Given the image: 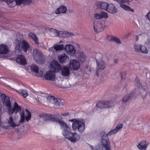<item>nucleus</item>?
Masks as SVG:
<instances>
[{"label":"nucleus","instance_id":"1","mask_svg":"<svg viewBox=\"0 0 150 150\" xmlns=\"http://www.w3.org/2000/svg\"><path fill=\"white\" fill-rule=\"evenodd\" d=\"M48 119L59 123L61 127L63 128L62 134L65 138L73 143H75L80 139V135L76 132H71L67 124L61 120L62 117L60 116H51L50 115L48 116Z\"/></svg>","mask_w":150,"mask_h":150},{"label":"nucleus","instance_id":"2","mask_svg":"<svg viewBox=\"0 0 150 150\" xmlns=\"http://www.w3.org/2000/svg\"><path fill=\"white\" fill-rule=\"evenodd\" d=\"M117 132L115 128L111 130L107 134L104 131H101V134L103 136L102 137L101 142L95 146L89 145L90 147L92 150H111L110 142L107 136L114 135Z\"/></svg>","mask_w":150,"mask_h":150},{"label":"nucleus","instance_id":"3","mask_svg":"<svg viewBox=\"0 0 150 150\" xmlns=\"http://www.w3.org/2000/svg\"><path fill=\"white\" fill-rule=\"evenodd\" d=\"M1 97L2 100L3 104L6 105L7 112L9 115H11L15 113L16 114L20 112L21 113V107L16 102H15L13 105V108L11 106V103L8 97L6 96L4 94L1 95Z\"/></svg>","mask_w":150,"mask_h":150},{"label":"nucleus","instance_id":"4","mask_svg":"<svg viewBox=\"0 0 150 150\" xmlns=\"http://www.w3.org/2000/svg\"><path fill=\"white\" fill-rule=\"evenodd\" d=\"M70 121L73 122L72 127L74 130H77L80 133H82L84 131L85 125L83 120L73 119Z\"/></svg>","mask_w":150,"mask_h":150},{"label":"nucleus","instance_id":"5","mask_svg":"<svg viewBox=\"0 0 150 150\" xmlns=\"http://www.w3.org/2000/svg\"><path fill=\"white\" fill-rule=\"evenodd\" d=\"M16 50L20 51L22 50L25 52L29 50L30 48L28 42L24 40H22L20 41L17 40L16 41Z\"/></svg>","mask_w":150,"mask_h":150},{"label":"nucleus","instance_id":"6","mask_svg":"<svg viewBox=\"0 0 150 150\" xmlns=\"http://www.w3.org/2000/svg\"><path fill=\"white\" fill-rule=\"evenodd\" d=\"M93 26L94 31L96 32L102 31L105 28L104 23L99 20H94Z\"/></svg>","mask_w":150,"mask_h":150},{"label":"nucleus","instance_id":"7","mask_svg":"<svg viewBox=\"0 0 150 150\" xmlns=\"http://www.w3.org/2000/svg\"><path fill=\"white\" fill-rule=\"evenodd\" d=\"M69 68L73 71H77L80 67L79 61L75 59H71L68 63Z\"/></svg>","mask_w":150,"mask_h":150},{"label":"nucleus","instance_id":"8","mask_svg":"<svg viewBox=\"0 0 150 150\" xmlns=\"http://www.w3.org/2000/svg\"><path fill=\"white\" fill-rule=\"evenodd\" d=\"M33 59L36 62L39 64L42 63V56L41 52L37 49L33 50L32 52Z\"/></svg>","mask_w":150,"mask_h":150},{"label":"nucleus","instance_id":"9","mask_svg":"<svg viewBox=\"0 0 150 150\" xmlns=\"http://www.w3.org/2000/svg\"><path fill=\"white\" fill-rule=\"evenodd\" d=\"M9 6L13 7L14 6L13 3L15 1L16 4L20 5L21 4H25L27 3H29L31 1V0H5Z\"/></svg>","mask_w":150,"mask_h":150},{"label":"nucleus","instance_id":"10","mask_svg":"<svg viewBox=\"0 0 150 150\" xmlns=\"http://www.w3.org/2000/svg\"><path fill=\"white\" fill-rule=\"evenodd\" d=\"M97 70L95 74L97 76L98 75V71L100 70H104L106 67V64L103 60L102 59H99L96 60Z\"/></svg>","mask_w":150,"mask_h":150},{"label":"nucleus","instance_id":"11","mask_svg":"<svg viewBox=\"0 0 150 150\" xmlns=\"http://www.w3.org/2000/svg\"><path fill=\"white\" fill-rule=\"evenodd\" d=\"M31 70L33 74L38 77H42L43 76V72L41 70H39V67L36 64H33L30 67Z\"/></svg>","mask_w":150,"mask_h":150},{"label":"nucleus","instance_id":"12","mask_svg":"<svg viewBox=\"0 0 150 150\" xmlns=\"http://www.w3.org/2000/svg\"><path fill=\"white\" fill-rule=\"evenodd\" d=\"M31 117L30 112L28 110H26L25 112H22V113L21 114V119L20 122H23L25 119L27 121L30 120Z\"/></svg>","mask_w":150,"mask_h":150},{"label":"nucleus","instance_id":"13","mask_svg":"<svg viewBox=\"0 0 150 150\" xmlns=\"http://www.w3.org/2000/svg\"><path fill=\"white\" fill-rule=\"evenodd\" d=\"M62 66L59 63L55 60H52L51 62L50 68L52 71L55 73L59 72L61 69Z\"/></svg>","mask_w":150,"mask_h":150},{"label":"nucleus","instance_id":"14","mask_svg":"<svg viewBox=\"0 0 150 150\" xmlns=\"http://www.w3.org/2000/svg\"><path fill=\"white\" fill-rule=\"evenodd\" d=\"M44 79L46 80L54 81L56 79L55 73L51 70L47 71L43 76Z\"/></svg>","mask_w":150,"mask_h":150},{"label":"nucleus","instance_id":"15","mask_svg":"<svg viewBox=\"0 0 150 150\" xmlns=\"http://www.w3.org/2000/svg\"><path fill=\"white\" fill-rule=\"evenodd\" d=\"M64 50L66 53L70 55L73 56L76 54V50L75 48L71 44L66 45Z\"/></svg>","mask_w":150,"mask_h":150},{"label":"nucleus","instance_id":"16","mask_svg":"<svg viewBox=\"0 0 150 150\" xmlns=\"http://www.w3.org/2000/svg\"><path fill=\"white\" fill-rule=\"evenodd\" d=\"M134 47L135 51L137 52L145 54H147L148 52V50L144 45L135 44L134 45Z\"/></svg>","mask_w":150,"mask_h":150},{"label":"nucleus","instance_id":"17","mask_svg":"<svg viewBox=\"0 0 150 150\" xmlns=\"http://www.w3.org/2000/svg\"><path fill=\"white\" fill-rule=\"evenodd\" d=\"M45 30L52 37L59 36V32L60 31L57 29L49 28H45Z\"/></svg>","mask_w":150,"mask_h":150},{"label":"nucleus","instance_id":"18","mask_svg":"<svg viewBox=\"0 0 150 150\" xmlns=\"http://www.w3.org/2000/svg\"><path fill=\"white\" fill-rule=\"evenodd\" d=\"M75 56L76 57L81 63H83L86 61V57L82 52H77L76 53Z\"/></svg>","mask_w":150,"mask_h":150},{"label":"nucleus","instance_id":"19","mask_svg":"<svg viewBox=\"0 0 150 150\" xmlns=\"http://www.w3.org/2000/svg\"><path fill=\"white\" fill-rule=\"evenodd\" d=\"M94 16L96 19L95 20L102 19V18H107L108 17L107 12L102 11L100 13H96L94 15Z\"/></svg>","mask_w":150,"mask_h":150},{"label":"nucleus","instance_id":"20","mask_svg":"<svg viewBox=\"0 0 150 150\" xmlns=\"http://www.w3.org/2000/svg\"><path fill=\"white\" fill-rule=\"evenodd\" d=\"M61 73L64 77L68 78L70 75L69 68L68 67L65 66L62 67L60 69Z\"/></svg>","mask_w":150,"mask_h":150},{"label":"nucleus","instance_id":"21","mask_svg":"<svg viewBox=\"0 0 150 150\" xmlns=\"http://www.w3.org/2000/svg\"><path fill=\"white\" fill-rule=\"evenodd\" d=\"M114 1L119 3L120 6L125 10L130 11L132 12L134 11L133 9L131 8L129 6L123 3V0H114Z\"/></svg>","mask_w":150,"mask_h":150},{"label":"nucleus","instance_id":"22","mask_svg":"<svg viewBox=\"0 0 150 150\" xmlns=\"http://www.w3.org/2000/svg\"><path fill=\"white\" fill-rule=\"evenodd\" d=\"M16 62L22 65H25L27 64V61L25 57L23 55H18L16 58Z\"/></svg>","mask_w":150,"mask_h":150},{"label":"nucleus","instance_id":"23","mask_svg":"<svg viewBox=\"0 0 150 150\" xmlns=\"http://www.w3.org/2000/svg\"><path fill=\"white\" fill-rule=\"evenodd\" d=\"M64 42L63 41H60L58 44L54 45V47L56 51L64 50L65 46Z\"/></svg>","mask_w":150,"mask_h":150},{"label":"nucleus","instance_id":"24","mask_svg":"<svg viewBox=\"0 0 150 150\" xmlns=\"http://www.w3.org/2000/svg\"><path fill=\"white\" fill-rule=\"evenodd\" d=\"M59 33V37L63 38H68L74 35L73 33L67 31H60Z\"/></svg>","mask_w":150,"mask_h":150},{"label":"nucleus","instance_id":"25","mask_svg":"<svg viewBox=\"0 0 150 150\" xmlns=\"http://www.w3.org/2000/svg\"><path fill=\"white\" fill-rule=\"evenodd\" d=\"M109 4L107 2H99L97 3L96 5L98 7L106 11Z\"/></svg>","mask_w":150,"mask_h":150},{"label":"nucleus","instance_id":"26","mask_svg":"<svg viewBox=\"0 0 150 150\" xmlns=\"http://www.w3.org/2000/svg\"><path fill=\"white\" fill-rule=\"evenodd\" d=\"M58 60L62 63H64L68 62L69 60V58L65 54L58 56Z\"/></svg>","mask_w":150,"mask_h":150},{"label":"nucleus","instance_id":"27","mask_svg":"<svg viewBox=\"0 0 150 150\" xmlns=\"http://www.w3.org/2000/svg\"><path fill=\"white\" fill-rule=\"evenodd\" d=\"M67 11V7L64 6L62 5L60 6L56 10L55 13L56 14L61 13L64 14L66 13Z\"/></svg>","mask_w":150,"mask_h":150},{"label":"nucleus","instance_id":"28","mask_svg":"<svg viewBox=\"0 0 150 150\" xmlns=\"http://www.w3.org/2000/svg\"><path fill=\"white\" fill-rule=\"evenodd\" d=\"M7 122L9 126L12 127H15L18 125L16 122L15 119L13 118L11 116L9 117L8 120Z\"/></svg>","mask_w":150,"mask_h":150},{"label":"nucleus","instance_id":"29","mask_svg":"<svg viewBox=\"0 0 150 150\" xmlns=\"http://www.w3.org/2000/svg\"><path fill=\"white\" fill-rule=\"evenodd\" d=\"M106 11L111 14H114L117 12V10L112 4H109Z\"/></svg>","mask_w":150,"mask_h":150},{"label":"nucleus","instance_id":"30","mask_svg":"<svg viewBox=\"0 0 150 150\" xmlns=\"http://www.w3.org/2000/svg\"><path fill=\"white\" fill-rule=\"evenodd\" d=\"M148 144L145 141H143L138 144L137 147L140 150H146Z\"/></svg>","mask_w":150,"mask_h":150},{"label":"nucleus","instance_id":"31","mask_svg":"<svg viewBox=\"0 0 150 150\" xmlns=\"http://www.w3.org/2000/svg\"><path fill=\"white\" fill-rule=\"evenodd\" d=\"M8 52V49L7 46L4 44L0 45V54H6Z\"/></svg>","mask_w":150,"mask_h":150},{"label":"nucleus","instance_id":"32","mask_svg":"<svg viewBox=\"0 0 150 150\" xmlns=\"http://www.w3.org/2000/svg\"><path fill=\"white\" fill-rule=\"evenodd\" d=\"M133 93H131L126 95L122 99V103H125L130 100L133 96Z\"/></svg>","mask_w":150,"mask_h":150},{"label":"nucleus","instance_id":"33","mask_svg":"<svg viewBox=\"0 0 150 150\" xmlns=\"http://www.w3.org/2000/svg\"><path fill=\"white\" fill-rule=\"evenodd\" d=\"M108 103H106V101H99L96 104V106L100 108H106V104H108Z\"/></svg>","mask_w":150,"mask_h":150},{"label":"nucleus","instance_id":"34","mask_svg":"<svg viewBox=\"0 0 150 150\" xmlns=\"http://www.w3.org/2000/svg\"><path fill=\"white\" fill-rule=\"evenodd\" d=\"M28 36L30 38L32 39L36 44H39L38 39L34 34L30 33H29Z\"/></svg>","mask_w":150,"mask_h":150},{"label":"nucleus","instance_id":"35","mask_svg":"<svg viewBox=\"0 0 150 150\" xmlns=\"http://www.w3.org/2000/svg\"><path fill=\"white\" fill-rule=\"evenodd\" d=\"M108 39L109 41H113L118 44L120 43L119 39L115 37L111 36H108Z\"/></svg>","mask_w":150,"mask_h":150},{"label":"nucleus","instance_id":"36","mask_svg":"<svg viewBox=\"0 0 150 150\" xmlns=\"http://www.w3.org/2000/svg\"><path fill=\"white\" fill-rule=\"evenodd\" d=\"M17 92L22 95L23 96L24 98L26 97L28 95V93L27 91L21 89L18 91H17Z\"/></svg>","mask_w":150,"mask_h":150},{"label":"nucleus","instance_id":"37","mask_svg":"<svg viewBox=\"0 0 150 150\" xmlns=\"http://www.w3.org/2000/svg\"><path fill=\"white\" fill-rule=\"evenodd\" d=\"M61 100L60 99L55 98L53 103L54 104L56 107H58L60 105V103H61Z\"/></svg>","mask_w":150,"mask_h":150},{"label":"nucleus","instance_id":"38","mask_svg":"<svg viewBox=\"0 0 150 150\" xmlns=\"http://www.w3.org/2000/svg\"><path fill=\"white\" fill-rule=\"evenodd\" d=\"M47 101L53 103L55 98L52 96H49L47 97Z\"/></svg>","mask_w":150,"mask_h":150},{"label":"nucleus","instance_id":"39","mask_svg":"<svg viewBox=\"0 0 150 150\" xmlns=\"http://www.w3.org/2000/svg\"><path fill=\"white\" fill-rule=\"evenodd\" d=\"M106 103H108V104H106L107 108H109L112 107L114 105V103L112 101H106Z\"/></svg>","mask_w":150,"mask_h":150},{"label":"nucleus","instance_id":"40","mask_svg":"<svg viewBox=\"0 0 150 150\" xmlns=\"http://www.w3.org/2000/svg\"><path fill=\"white\" fill-rule=\"evenodd\" d=\"M123 127V125L121 124H119L117 125L115 128L117 132L120 130Z\"/></svg>","mask_w":150,"mask_h":150},{"label":"nucleus","instance_id":"41","mask_svg":"<svg viewBox=\"0 0 150 150\" xmlns=\"http://www.w3.org/2000/svg\"><path fill=\"white\" fill-rule=\"evenodd\" d=\"M133 0H123V3H127L128 4H130V3H131Z\"/></svg>","mask_w":150,"mask_h":150},{"label":"nucleus","instance_id":"42","mask_svg":"<svg viewBox=\"0 0 150 150\" xmlns=\"http://www.w3.org/2000/svg\"><path fill=\"white\" fill-rule=\"evenodd\" d=\"M145 17L146 19L150 21V11L146 15Z\"/></svg>","mask_w":150,"mask_h":150},{"label":"nucleus","instance_id":"43","mask_svg":"<svg viewBox=\"0 0 150 150\" xmlns=\"http://www.w3.org/2000/svg\"><path fill=\"white\" fill-rule=\"evenodd\" d=\"M135 82H136L135 85L136 86H138L139 87H140V84H139V80L138 79H136L135 80Z\"/></svg>","mask_w":150,"mask_h":150},{"label":"nucleus","instance_id":"44","mask_svg":"<svg viewBox=\"0 0 150 150\" xmlns=\"http://www.w3.org/2000/svg\"><path fill=\"white\" fill-rule=\"evenodd\" d=\"M55 50V49L54 48V46L49 48V51L50 52H53Z\"/></svg>","mask_w":150,"mask_h":150},{"label":"nucleus","instance_id":"45","mask_svg":"<svg viewBox=\"0 0 150 150\" xmlns=\"http://www.w3.org/2000/svg\"><path fill=\"white\" fill-rule=\"evenodd\" d=\"M126 74V73L125 71L121 72L120 74V75L121 78H123L124 76H125V75Z\"/></svg>","mask_w":150,"mask_h":150},{"label":"nucleus","instance_id":"46","mask_svg":"<svg viewBox=\"0 0 150 150\" xmlns=\"http://www.w3.org/2000/svg\"><path fill=\"white\" fill-rule=\"evenodd\" d=\"M61 115L63 116H67L69 115V113H62Z\"/></svg>","mask_w":150,"mask_h":150},{"label":"nucleus","instance_id":"47","mask_svg":"<svg viewBox=\"0 0 150 150\" xmlns=\"http://www.w3.org/2000/svg\"><path fill=\"white\" fill-rule=\"evenodd\" d=\"M86 71H87V70L88 71H89L88 73H89L90 72V71H91V69L90 67H88L86 69Z\"/></svg>","mask_w":150,"mask_h":150},{"label":"nucleus","instance_id":"48","mask_svg":"<svg viewBox=\"0 0 150 150\" xmlns=\"http://www.w3.org/2000/svg\"><path fill=\"white\" fill-rule=\"evenodd\" d=\"M114 62L115 63H116L117 62L118 60H117V59H115L114 61Z\"/></svg>","mask_w":150,"mask_h":150},{"label":"nucleus","instance_id":"49","mask_svg":"<svg viewBox=\"0 0 150 150\" xmlns=\"http://www.w3.org/2000/svg\"><path fill=\"white\" fill-rule=\"evenodd\" d=\"M136 39H137V40H138V39H139V37H138V36H136Z\"/></svg>","mask_w":150,"mask_h":150},{"label":"nucleus","instance_id":"50","mask_svg":"<svg viewBox=\"0 0 150 150\" xmlns=\"http://www.w3.org/2000/svg\"><path fill=\"white\" fill-rule=\"evenodd\" d=\"M145 58H147V59H149V57H145Z\"/></svg>","mask_w":150,"mask_h":150}]
</instances>
